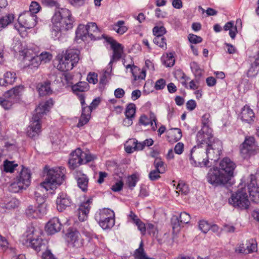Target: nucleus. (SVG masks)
I'll list each match as a JSON object with an SVG mask.
<instances>
[{"mask_svg":"<svg viewBox=\"0 0 259 259\" xmlns=\"http://www.w3.org/2000/svg\"><path fill=\"white\" fill-rule=\"evenodd\" d=\"M17 76L15 72L7 71L4 74L3 78H0V85L7 86L12 84L15 82Z\"/></svg>","mask_w":259,"mask_h":259,"instance_id":"cd10ccee","label":"nucleus"},{"mask_svg":"<svg viewBox=\"0 0 259 259\" xmlns=\"http://www.w3.org/2000/svg\"><path fill=\"white\" fill-rule=\"evenodd\" d=\"M27 188L22 184L18 180L12 183L9 187V190L13 193H18Z\"/></svg>","mask_w":259,"mask_h":259,"instance_id":"4c0bfd02","label":"nucleus"},{"mask_svg":"<svg viewBox=\"0 0 259 259\" xmlns=\"http://www.w3.org/2000/svg\"><path fill=\"white\" fill-rule=\"evenodd\" d=\"M87 80L90 83L96 84L98 82V75L95 73H90L88 75Z\"/></svg>","mask_w":259,"mask_h":259,"instance_id":"338daca9","label":"nucleus"},{"mask_svg":"<svg viewBox=\"0 0 259 259\" xmlns=\"http://www.w3.org/2000/svg\"><path fill=\"white\" fill-rule=\"evenodd\" d=\"M210 115L209 113L204 114L202 117V127H207L208 128H211L210 127Z\"/></svg>","mask_w":259,"mask_h":259,"instance_id":"6e6d98bb","label":"nucleus"},{"mask_svg":"<svg viewBox=\"0 0 259 259\" xmlns=\"http://www.w3.org/2000/svg\"><path fill=\"white\" fill-rule=\"evenodd\" d=\"M30 170L27 168H23L20 172L18 180L27 188L31 183Z\"/></svg>","mask_w":259,"mask_h":259,"instance_id":"a878e982","label":"nucleus"},{"mask_svg":"<svg viewBox=\"0 0 259 259\" xmlns=\"http://www.w3.org/2000/svg\"><path fill=\"white\" fill-rule=\"evenodd\" d=\"M123 186V182L121 181H119L112 186L111 189L114 192H119L122 189Z\"/></svg>","mask_w":259,"mask_h":259,"instance_id":"774afa93","label":"nucleus"},{"mask_svg":"<svg viewBox=\"0 0 259 259\" xmlns=\"http://www.w3.org/2000/svg\"><path fill=\"white\" fill-rule=\"evenodd\" d=\"M62 224L57 218L51 219L46 226V230L49 234H54L59 232L61 229Z\"/></svg>","mask_w":259,"mask_h":259,"instance_id":"b1692460","label":"nucleus"},{"mask_svg":"<svg viewBox=\"0 0 259 259\" xmlns=\"http://www.w3.org/2000/svg\"><path fill=\"white\" fill-rule=\"evenodd\" d=\"M153 142V140L151 138L147 139L142 142H139L138 149L140 150H142L145 146L149 147L152 145Z\"/></svg>","mask_w":259,"mask_h":259,"instance_id":"052dcab7","label":"nucleus"},{"mask_svg":"<svg viewBox=\"0 0 259 259\" xmlns=\"http://www.w3.org/2000/svg\"><path fill=\"white\" fill-rule=\"evenodd\" d=\"M212 138V129L208 128L207 127H202L196 135L197 145L200 146L205 145V147L209 148L210 144Z\"/></svg>","mask_w":259,"mask_h":259,"instance_id":"4468645a","label":"nucleus"},{"mask_svg":"<svg viewBox=\"0 0 259 259\" xmlns=\"http://www.w3.org/2000/svg\"><path fill=\"white\" fill-rule=\"evenodd\" d=\"M259 70V57H256L251 66L248 70L247 75L248 77H254L257 74Z\"/></svg>","mask_w":259,"mask_h":259,"instance_id":"473e14b6","label":"nucleus"},{"mask_svg":"<svg viewBox=\"0 0 259 259\" xmlns=\"http://www.w3.org/2000/svg\"><path fill=\"white\" fill-rule=\"evenodd\" d=\"M210 148H203L199 144L194 146L191 151L190 160L191 164L195 166H209L208 159L216 161L219 158L222 150L220 141L212 143Z\"/></svg>","mask_w":259,"mask_h":259,"instance_id":"f257e3e1","label":"nucleus"},{"mask_svg":"<svg viewBox=\"0 0 259 259\" xmlns=\"http://www.w3.org/2000/svg\"><path fill=\"white\" fill-rule=\"evenodd\" d=\"M138 181V179L136 175H132L129 176L127 179V183L128 187L131 189H133L136 186Z\"/></svg>","mask_w":259,"mask_h":259,"instance_id":"3c124183","label":"nucleus"},{"mask_svg":"<svg viewBox=\"0 0 259 259\" xmlns=\"http://www.w3.org/2000/svg\"><path fill=\"white\" fill-rule=\"evenodd\" d=\"M147 230L149 234L155 236L157 233V228L152 224H147L146 230Z\"/></svg>","mask_w":259,"mask_h":259,"instance_id":"69168bd1","label":"nucleus"},{"mask_svg":"<svg viewBox=\"0 0 259 259\" xmlns=\"http://www.w3.org/2000/svg\"><path fill=\"white\" fill-rule=\"evenodd\" d=\"M71 203L70 197L65 193H60L56 199L57 208L58 211H62L69 206Z\"/></svg>","mask_w":259,"mask_h":259,"instance_id":"5701e85b","label":"nucleus"},{"mask_svg":"<svg viewBox=\"0 0 259 259\" xmlns=\"http://www.w3.org/2000/svg\"><path fill=\"white\" fill-rule=\"evenodd\" d=\"M112 29L121 35L127 30V28L124 25V22L120 20L112 26Z\"/></svg>","mask_w":259,"mask_h":259,"instance_id":"c9c22d12","label":"nucleus"},{"mask_svg":"<svg viewBox=\"0 0 259 259\" xmlns=\"http://www.w3.org/2000/svg\"><path fill=\"white\" fill-rule=\"evenodd\" d=\"M190 68L196 78H199L202 75L203 70L196 62L190 63Z\"/></svg>","mask_w":259,"mask_h":259,"instance_id":"ea45409f","label":"nucleus"},{"mask_svg":"<svg viewBox=\"0 0 259 259\" xmlns=\"http://www.w3.org/2000/svg\"><path fill=\"white\" fill-rule=\"evenodd\" d=\"M166 85V81L164 79L160 78L158 79L155 83L154 88L156 90H161L163 89Z\"/></svg>","mask_w":259,"mask_h":259,"instance_id":"e2e57ef3","label":"nucleus"},{"mask_svg":"<svg viewBox=\"0 0 259 259\" xmlns=\"http://www.w3.org/2000/svg\"><path fill=\"white\" fill-rule=\"evenodd\" d=\"M246 249L247 253H251L256 251L257 245L256 241L253 239L247 241L246 243Z\"/></svg>","mask_w":259,"mask_h":259,"instance_id":"58836bf2","label":"nucleus"},{"mask_svg":"<svg viewBox=\"0 0 259 259\" xmlns=\"http://www.w3.org/2000/svg\"><path fill=\"white\" fill-rule=\"evenodd\" d=\"M67 241L72 246L78 248L83 244V239L80 233L74 229H69L66 234Z\"/></svg>","mask_w":259,"mask_h":259,"instance_id":"6ab92c4d","label":"nucleus"},{"mask_svg":"<svg viewBox=\"0 0 259 259\" xmlns=\"http://www.w3.org/2000/svg\"><path fill=\"white\" fill-rule=\"evenodd\" d=\"M224 29L226 31L229 30V35L232 39L235 37L237 30L236 26L234 25L233 21H230L226 23L224 26Z\"/></svg>","mask_w":259,"mask_h":259,"instance_id":"e433bc0d","label":"nucleus"},{"mask_svg":"<svg viewBox=\"0 0 259 259\" xmlns=\"http://www.w3.org/2000/svg\"><path fill=\"white\" fill-rule=\"evenodd\" d=\"M188 39L189 41L192 44H198L202 41V38L199 36L193 34H190L188 35Z\"/></svg>","mask_w":259,"mask_h":259,"instance_id":"680f3d73","label":"nucleus"},{"mask_svg":"<svg viewBox=\"0 0 259 259\" xmlns=\"http://www.w3.org/2000/svg\"><path fill=\"white\" fill-rule=\"evenodd\" d=\"M95 158L89 151H82L80 148H77L70 154L69 166L70 169H74L81 164L91 162Z\"/></svg>","mask_w":259,"mask_h":259,"instance_id":"0eeeda50","label":"nucleus"},{"mask_svg":"<svg viewBox=\"0 0 259 259\" xmlns=\"http://www.w3.org/2000/svg\"><path fill=\"white\" fill-rule=\"evenodd\" d=\"M177 193L179 194L181 193L184 195H187L189 191L188 185L184 183H179L177 186Z\"/></svg>","mask_w":259,"mask_h":259,"instance_id":"603ef678","label":"nucleus"},{"mask_svg":"<svg viewBox=\"0 0 259 259\" xmlns=\"http://www.w3.org/2000/svg\"><path fill=\"white\" fill-rule=\"evenodd\" d=\"M79 99L82 106V112L77 125L78 127L82 126L88 122L93 108H95L100 103L99 99H95L92 101L90 106H85L84 97L82 93L79 95Z\"/></svg>","mask_w":259,"mask_h":259,"instance_id":"f8f14e48","label":"nucleus"},{"mask_svg":"<svg viewBox=\"0 0 259 259\" xmlns=\"http://www.w3.org/2000/svg\"><path fill=\"white\" fill-rule=\"evenodd\" d=\"M241 116L243 121L250 123L254 118V113L249 106H245L242 109Z\"/></svg>","mask_w":259,"mask_h":259,"instance_id":"c85d7f7f","label":"nucleus"},{"mask_svg":"<svg viewBox=\"0 0 259 259\" xmlns=\"http://www.w3.org/2000/svg\"><path fill=\"white\" fill-rule=\"evenodd\" d=\"M153 42L162 49H166V39L164 37H155Z\"/></svg>","mask_w":259,"mask_h":259,"instance_id":"8fccbe9b","label":"nucleus"},{"mask_svg":"<svg viewBox=\"0 0 259 259\" xmlns=\"http://www.w3.org/2000/svg\"><path fill=\"white\" fill-rule=\"evenodd\" d=\"M19 204V202L18 199L13 198H11L8 202L5 203L2 207L7 209H14L17 207Z\"/></svg>","mask_w":259,"mask_h":259,"instance_id":"a19ab883","label":"nucleus"},{"mask_svg":"<svg viewBox=\"0 0 259 259\" xmlns=\"http://www.w3.org/2000/svg\"><path fill=\"white\" fill-rule=\"evenodd\" d=\"M53 105V101L50 99L40 103L35 109V114L32 116L30 125L27 128V135L31 138L37 137L41 132V118Z\"/></svg>","mask_w":259,"mask_h":259,"instance_id":"f03ea898","label":"nucleus"},{"mask_svg":"<svg viewBox=\"0 0 259 259\" xmlns=\"http://www.w3.org/2000/svg\"><path fill=\"white\" fill-rule=\"evenodd\" d=\"M65 171V168L62 167L49 169L45 181L41 183L40 186L47 191L55 189L64 181Z\"/></svg>","mask_w":259,"mask_h":259,"instance_id":"20e7f679","label":"nucleus"},{"mask_svg":"<svg viewBox=\"0 0 259 259\" xmlns=\"http://www.w3.org/2000/svg\"><path fill=\"white\" fill-rule=\"evenodd\" d=\"M190 219L189 214L186 212H181L179 217L174 216L171 219L173 229H178L179 227L183 226L184 224L189 223Z\"/></svg>","mask_w":259,"mask_h":259,"instance_id":"4be33fe9","label":"nucleus"},{"mask_svg":"<svg viewBox=\"0 0 259 259\" xmlns=\"http://www.w3.org/2000/svg\"><path fill=\"white\" fill-rule=\"evenodd\" d=\"M86 26L89 38L95 40L100 38V31L96 23H88Z\"/></svg>","mask_w":259,"mask_h":259,"instance_id":"393cba45","label":"nucleus"},{"mask_svg":"<svg viewBox=\"0 0 259 259\" xmlns=\"http://www.w3.org/2000/svg\"><path fill=\"white\" fill-rule=\"evenodd\" d=\"M0 246L4 251L8 250V251H10L12 254H16V249L15 248H8V243L4 237L1 238V239H0Z\"/></svg>","mask_w":259,"mask_h":259,"instance_id":"79ce46f5","label":"nucleus"},{"mask_svg":"<svg viewBox=\"0 0 259 259\" xmlns=\"http://www.w3.org/2000/svg\"><path fill=\"white\" fill-rule=\"evenodd\" d=\"M256 146L255 138L252 136L246 137L240 148V153L243 157L247 158L251 155Z\"/></svg>","mask_w":259,"mask_h":259,"instance_id":"a211bd4d","label":"nucleus"},{"mask_svg":"<svg viewBox=\"0 0 259 259\" xmlns=\"http://www.w3.org/2000/svg\"><path fill=\"white\" fill-rule=\"evenodd\" d=\"M92 202V199H89L80 203L77 211L79 221L83 222L87 219L88 214L90 211V205Z\"/></svg>","mask_w":259,"mask_h":259,"instance_id":"412c9836","label":"nucleus"},{"mask_svg":"<svg viewBox=\"0 0 259 259\" xmlns=\"http://www.w3.org/2000/svg\"><path fill=\"white\" fill-rule=\"evenodd\" d=\"M166 31L164 27L156 26L153 28V33L155 37H163Z\"/></svg>","mask_w":259,"mask_h":259,"instance_id":"a18cd8bd","label":"nucleus"},{"mask_svg":"<svg viewBox=\"0 0 259 259\" xmlns=\"http://www.w3.org/2000/svg\"><path fill=\"white\" fill-rule=\"evenodd\" d=\"M78 187L83 192L88 190L89 178L81 172H78L75 177Z\"/></svg>","mask_w":259,"mask_h":259,"instance_id":"bb28decb","label":"nucleus"},{"mask_svg":"<svg viewBox=\"0 0 259 259\" xmlns=\"http://www.w3.org/2000/svg\"><path fill=\"white\" fill-rule=\"evenodd\" d=\"M206 179L209 184L214 186H224L230 180L228 175L218 167L209 169Z\"/></svg>","mask_w":259,"mask_h":259,"instance_id":"9b49d317","label":"nucleus"},{"mask_svg":"<svg viewBox=\"0 0 259 259\" xmlns=\"http://www.w3.org/2000/svg\"><path fill=\"white\" fill-rule=\"evenodd\" d=\"M107 40L111 45V47L113 51V54L108 64L110 71H111L113 62L114 61L119 60L121 58L123 52V48L121 44L117 42L111 37L108 38Z\"/></svg>","mask_w":259,"mask_h":259,"instance_id":"f3484780","label":"nucleus"},{"mask_svg":"<svg viewBox=\"0 0 259 259\" xmlns=\"http://www.w3.org/2000/svg\"><path fill=\"white\" fill-rule=\"evenodd\" d=\"M17 166V164H14L13 162L6 160L4 163V169L6 172H12Z\"/></svg>","mask_w":259,"mask_h":259,"instance_id":"09e8293b","label":"nucleus"},{"mask_svg":"<svg viewBox=\"0 0 259 259\" xmlns=\"http://www.w3.org/2000/svg\"><path fill=\"white\" fill-rule=\"evenodd\" d=\"M200 230L204 233H206L210 229V224L206 221H201L199 224Z\"/></svg>","mask_w":259,"mask_h":259,"instance_id":"864d4df0","label":"nucleus"},{"mask_svg":"<svg viewBox=\"0 0 259 259\" xmlns=\"http://www.w3.org/2000/svg\"><path fill=\"white\" fill-rule=\"evenodd\" d=\"M246 191L249 193L252 201L259 203V187L256 184V178L254 175H250L247 182Z\"/></svg>","mask_w":259,"mask_h":259,"instance_id":"2eb2a0df","label":"nucleus"},{"mask_svg":"<svg viewBox=\"0 0 259 259\" xmlns=\"http://www.w3.org/2000/svg\"><path fill=\"white\" fill-rule=\"evenodd\" d=\"M218 167L222 170L224 173L227 174L228 178L231 180L233 176L236 165L230 159L226 157L221 161L219 166Z\"/></svg>","mask_w":259,"mask_h":259,"instance_id":"aec40b11","label":"nucleus"},{"mask_svg":"<svg viewBox=\"0 0 259 259\" xmlns=\"http://www.w3.org/2000/svg\"><path fill=\"white\" fill-rule=\"evenodd\" d=\"M62 30H64V29H63V27L59 28V27L56 26V24H53L52 35L54 36V38L59 37L60 36Z\"/></svg>","mask_w":259,"mask_h":259,"instance_id":"bf43d9fd","label":"nucleus"},{"mask_svg":"<svg viewBox=\"0 0 259 259\" xmlns=\"http://www.w3.org/2000/svg\"><path fill=\"white\" fill-rule=\"evenodd\" d=\"M50 81H47L37 84V89L40 96H45L52 93Z\"/></svg>","mask_w":259,"mask_h":259,"instance_id":"c756f323","label":"nucleus"},{"mask_svg":"<svg viewBox=\"0 0 259 259\" xmlns=\"http://www.w3.org/2000/svg\"><path fill=\"white\" fill-rule=\"evenodd\" d=\"M87 28L86 25L83 24H80L78 25L77 30H76V39L84 41L88 37L87 32Z\"/></svg>","mask_w":259,"mask_h":259,"instance_id":"7c9ffc66","label":"nucleus"},{"mask_svg":"<svg viewBox=\"0 0 259 259\" xmlns=\"http://www.w3.org/2000/svg\"><path fill=\"white\" fill-rule=\"evenodd\" d=\"M52 22L56 24L57 27H63L64 30H68L73 27L74 21L68 9L58 8L52 18Z\"/></svg>","mask_w":259,"mask_h":259,"instance_id":"39448f33","label":"nucleus"},{"mask_svg":"<svg viewBox=\"0 0 259 259\" xmlns=\"http://www.w3.org/2000/svg\"><path fill=\"white\" fill-rule=\"evenodd\" d=\"M39 61L41 63H46L49 62L52 58V55L47 52H42L39 56Z\"/></svg>","mask_w":259,"mask_h":259,"instance_id":"de8ad7c7","label":"nucleus"},{"mask_svg":"<svg viewBox=\"0 0 259 259\" xmlns=\"http://www.w3.org/2000/svg\"><path fill=\"white\" fill-rule=\"evenodd\" d=\"M72 90L74 93L79 96L81 94H78V93H82L89 90L88 83L85 81L79 82L72 86Z\"/></svg>","mask_w":259,"mask_h":259,"instance_id":"2f4dec72","label":"nucleus"},{"mask_svg":"<svg viewBox=\"0 0 259 259\" xmlns=\"http://www.w3.org/2000/svg\"><path fill=\"white\" fill-rule=\"evenodd\" d=\"M41 234V230L38 227H35L32 225L28 226L22 237L23 244L39 251L40 248L43 245L45 246L42 243V239L40 238Z\"/></svg>","mask_w":259,"mask_h":259,"instance_id":"7ed1b4c3","label":"nucleus"},{"mask_svg":"<svg viewBox=\"0 0 259 259\" xmlns=\"http://www.w3.org/2000/svg\"><path fill=\"white\" fill-rule=\"evenodd\" d=\"M160 174H161L160 171L157 169H154L151 170L149 174V178L151 181H156L160 178Z\"/></svg>","mask_w":259,"mask_h":259,"instance_id":"13d9d810","label":"nucleus"},{"mask_svg":"<svg viewBox=\"0 0 259 259\" xmlns=\"http://www.w3.org/2000/svg\"><path fill=\"white\" fill-rule=\"evenodd\" d=\"M14 50L20 53V55L23 57V61L26 66L31 68H37L40 64L38 58L33 51L30 49H25L23 50L19 49L16 46L13 47Z\"/></svg>","mask_w":259,"mask_h":259,"instance_id":"ddd939ff","label":"nucleus"},{"mask_svg":"<svg viewBox=\"0 0 259 259\" xmlns=\"http://www.w3.org/2000/svg\"><path fill=\"white\" fill-rule=\"evenodd\" d=\"M27 216L30 218H38V214L36 211V207L30 205L26 210Z\"/></svg>","mask_w":259,"mask_h":259,"instance_id":"49530a36","label":"nucleus"},{"mask_svg":"<svg viewBox=\"0 0 259 259\" xmlns=\"http://www.w3.org/2000/svg\"><path fill=\"white\" fill-rule=\"evenodd\" d=\"M150 122H151V114L150 115V118H148L145 115H143L139 119V123L145 126L149 125Z\"/></svg>","mask_w":259,"mask_h":259,"instance_id":"0e129e2a","label":"nucleus"},{"mask_svg":"<svg viewBox=\"0 0 259 259\" xmlns=\"http://www.w3.org/2000/svg\"><path fill=\"white\" fill-rule=\"evenodd\" d=\"M79 53L77 49L67 50L64 56L59 60L57 66L58 69L64 72L71 70L79 60Z\"/></svg>","mask_w":259,"mask_h":259,"instance_id":"423d86ee","label":"nucleus"},{"mask_svg":"<svg viewBox=\"0 0 259 259\" xmlns=\"http://www.w3.org/2000/svg\"><path fill=\"white\" fill-rule=\"evenodd\" d=\"M24 87L19 85L5 93L4 98H0V105L5 109H10L13 104L16 103L23 93Z\"/></svg>","mask_w":259,"mask_h":259,"instance_id":"1a4fd4ad","label":"nucleus"},{"mask_svg":"<svg viewBox=\"0 0 259 259\" xmlns=\"http://www.w3.org/2000/svg\"><path fill=\"white\" fill-rule=\"evenodd\" d=\"M163 64L166 67H172L175 63L174 54L172 53L163 55L161 58Z\"/></svg>","mask_w":259,"mask_h":259,"instance_id":"72a5a7b5","label":"nucleus"},{"mask_svg":"<svg viewBox=\"0 0 259 259\" xmlns=\"http://www.w3.org/2000/svg\"><path fill=\"white\" fill-rule=\"evenodd\" d=\"M14 19L13 14H9L0 19V31L11 23Z\"/></svg>","mask_w":259,"mask_h":259,"instance_id":"f704fd0d","label":"nucleus"},{"mask_svg":"<svg viewBox=\"0 0 259 259\" xmlns=\"http://www.w3.org/2000/svg\"><path fill=\"white\" fill-rule=\"evenodd\" d=\"M229 202L234 207L241 209L248 208L250 202L246 193V187L241 188L235 193L232 194L229 199Z\"/></svg>","mask_w":259,"mask_h":259,"instance_id":"9d476101","label":"nucleus"},{"mask_svg":"<svg viewBox=\"0 0 259 259\" xmlns=\"http://www.w3.org/2000/svg\"><path fill=\"white\" fill-rule=\"evenodd\" d=\"M36 211L38 214V218H40L46 213V205L43 203H39L38 207H36Z\"/></svg>","mask_w":259,"mask_h":259,"instance_id":"4d7b16f0","label":"nucleus"},{"mask_svg":"<svg viewBox=\"0 0 259 259\" xmlns=\"http://www.w3.org/2000/svg\"><path fill=\"white\" fill-rule=\"evenodd\" d=\"M155 169L159 170L161 173H164L165 171V167L164 166V162L162 161L161 158L156 157L153 163Z\"/></svg>","mask_w":259,"mask_h":259,"instance_id":"c03bdc74","label":"nucleus"},{"mask_svg":"<svg viewBox=\"0 0 259 259\" xmlns=\"http://www.w3.org/2000/svg\"><path fill=\"white\" fill-rule=\"evenodd\" d=\"M115 214L109 208L99 209L95 215V219L103 230L111 229L115 224Z\"/></svg>","mask_w":259,"mask_h":259,"instance_id":"6e6552de","label":"nucleus"},{"mask_svg":"<svg viewBox=\"0 0 259 259\" xmlns=\"http://www.w3.org/2000/svg\"><path fill=\"white\" fill-rule=\"evenodd\" d=\"M41 7L39 4L36 2H31L30 7H29V11L28 12H31V14L35 15V14L37 13L40 10Z\"/></svg>","mask_w":259,"mask_h":259,"instance_id":"5fc2aeb1","label":"nucleus"},{"mask_svg":"<svg viewBox=\"0 0 259 259\" xmlns=\"http://www.w3.org/2000/svg\"><path fill=\"white\" fill-rule=\"evenodd\" d=\"M36 19L35 15L30 12H25L19 15L18 20L21 27L29 29L36 25Z\"/></svg>","mask_w":259,"mask_h":259,"instance_id":"dca6fc26","label":"nucleus"},{"mask_svg":"<svg viewBox=\"0 0 259 259\" xmlns=\"http://www.w3.org/2000/svg\"><path fill=\"white\" fill-rule=\"evenodd\" d=\"M136 112L135 105L133 103L128 104L126 108L125 115L126 117L132 118L134 117Z\"/></svg>","mask_w":259,"mask_h":259,"instance_id":"37998d69","label":"nucleus"}]
</instances>
